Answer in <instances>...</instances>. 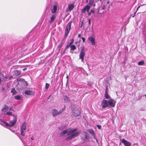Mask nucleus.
<instances>
[{
    "label": "nucleus",
    "mask_w": 146,
    "mask_h": 146,
    "mask_svg": "<svg viewBox=\"0 0 146 146\" xmlns=\"http://www.w3.org/2000/svg\"><path fill=\"white\" fill-rule=\"evenodd\" d=\"M78 130L77 128L68 131V129L64 130L61 132L60 134V136H62L67 133V135L68 136L66 138V140H70L72 139L75 137L78 136L80 133V132H75Z\"/></svg>",
    "instance_id": "obj_1"
},
{
    "label": "nucleus",
    "mask_w": 146,
    "mask_h": 146,
    "mask_svg": "<svg viewBox=\"0 0 146 146\" xmlns=\"http://www.w3.org/2000/svg\"><path fill=\"white\" fill-rule=\"evenodd\" d=\"M66 109L65 106L64 105L63 108L60 110L58 111L56 109H54L52 111V115L53 117L60 115L62 114Z\"/></svg>",
    "instance_id": "obj_2"
},
{
    "label": "nucleus",
    "mask_w": 146,
    "mask_h": 146,
    "mask_svg": "<svg viewBox=\"0 0 146 146\" xmlns=\"http://www.w3.org/2000/svg\"><path fill=\"white\" fill-rule=\"evenodd\" d=\"M72 23V21H70L68 22L67 25L66 26L64 38H66L67 36L69 31L71 29Z\"/></svg>",
    "instance_id": "obj_3"
},
{
    "label": "nucleus",
    "mask_w": 146,
    "mask_h": 146,
    "mask_svg": "<svg viewBox=\"0 0 146 146\" xmlns=\"http://www.w3.org/2000/svg\"><path fill=\"white\" fill-rule=\"evenodd\" d=\"M85 47L83 46L81 48L80 55L79 58L81 59L82 62H83L84 60V57L85 55Z\"/></svg>",
    "instance_id": "obj_4"
},
{
    "label": "nucleus",
    "mask_w": 146,
    "mask_h": 146,
    "mask_svg": "<svg viewBox=\"0 0 146 146\" xmlns=\"http://www.w3.org/2000/svg\"><path fill=\"white\" fill-rule=\"evenodd\" d=\"M26 129V122H24L22 124L20 129L21 131V135H22L24 136H25Z\"/></svg>",
    "instance_id": "obj_5"
},
{
    "label": "nucleus",
    "mask_w": 146,
    "mask_h": 146,
    "mask_svg": "<svg viewBox=\"0 0 146 146\" xmlns=\"http://www.w3.org/2000/svg\"><path fill=\"white\" fill-rule=\"evenodd\" d=\"M80 111L78 109L76 108L72 110V114L73 116H78L80 115Z\"/></svg>",
    "instance_id": "obj_6"
},
{
    "label": "nucleus",
    "mask_w": 146,
    "mask_h": 146,
    "mask_svg": "<svg viewBox=\"0 0 146 146\" xmlns=\"http://www.w3.org/2000/svg\"><path fill=\"white\" fill-rule=\"evenodd\" d=\"M116 103L115 101L112 99H110L108 101V104L109 106L112 107H114Z\"/></svg>",
    "instance_id": "obj_7"
},
{
    "label": "nucleus",
    "mask_w": 146,
    "mask_h": 146,
    "mask_svg": "<svg viewBox=\"0 0 146 146\" xmlns=\"http://www.w3.org/2000/svg\"><path fill=\"white\" fill-rule=\"evenodd\" d=\"M83 133H84V136L82 137V139L83 140V143H84L85 142L87 141L88 139V135L87 133L86 132H83Z\"/></svg>",
    "instance_id": "obj_8"
},
{
    "label": "nucleus",
    "mask_w": 146,
    "mask_h": 146,
    "mask_svg": "<svg viewBox=\"0 0 146 146\" xmlns=\"http://www.w3.org/2000/svg\"><path fill=\"white\" fill-rule=\"evenodd\" d=\"M122 143L123 144L124 146H131V143L124 139H123L121 140Z\"/></svg>",
    "instance_id": "obj_9"
},
{
    "label": "nucleus",
    "mask_w": 146,
    "mask_h": 146,
    "mask_svg": "<svg viewBox=\"0 0 146 146\" xmlns=\"http://www.w3.org/2000/svg\"><path fill=\"white\" fill-rule=\"evenodd\" d=\"M74 7V5L73 4H69L68 5V8L66 10V12H68L69 11H70L72 10Z\"/></svg>",
    "instance_id": "obj_10"
},
{
    "label": "nucleus",
    "mask_w": 146,
    "mask_h": 146,
    "mask_svg": "<svg viewBox=\"0 0 146 146\" xmlns=\"http://www.w3.org/2000/svg\"><path fill=\"white\" fill-rule=\"evenodd\" d=\"M90 9V6L88 5H87L83 9H82L81 12L82 13H85L86 11L87 12H88Z\"/></svg>",
    "instance_id": "obj_11"
},
{
    "label": "nucleus",
    "mask_w": 146,
    "mask_h": 146,
    "mask_svg": "<svg viewBox=\"0 0 146 146\" xmlns=\"http://www.w3.org/2000/svg\"><path fill=\"white\" fill-rule=\"evenodd\" d=\"M65 38H63L61 42L57 46V48H59V50H60V48L62 46L65 41Z\"/></svg>",
    "instance_id": "obj_12"
},
{
    "label": "nucleus",
    "mask_w": 146,
    "mask_h": 146,
    "mask_svg": "<svg viewBox=\"0 0 146 146\" xmlns=\"http://www.w3.org/2000/svg\"><path fill=\"white\" fill-rule=\"evenodd\" d=\"M108 102L106 100H104L102 102V108H105L108 106Z\"/></svg>",
    "instance_id": "obj_13"
},
{
    "label": "nucleus",
    "mask_w": 146,
    "mask_h": 146,
    "mask_svg": "<svg viewBox=\"0 0 146 146\" xmlns=\"http://www.w3.org/2000/svg\"><path fill=\"white\" fill-rule=\"evenodd\" d=\"M88 40H89L90 41L92 45H94L95 44V39L94 38L92 37L89 36L88 38Z\"/></svg>",
    "instance_id": "obj_14"
},
{
    "label": "nucleus",
    "mask_w": 146,
    "mask_h": 146,
    "mask_svg": "<svg viewBox=\"0 0 146 146\" xmlns=\"http://www.w3.org/2000/svg\"><path fill=\"white\" fill-rule=\"evenodd\" d=\"M9 110V107L8 106L5 104L4 106V108H2L1 111L2 112H5Z\"/></svg>",
    "instance_id": "obj_15"
},
{
    "label": "nucleus",
    "mask_w": 146,
    "mask_h": 146,
    "mask_svg": "<svg viewBox=\"0 0 146 146\" xmlns=\"http://www.w3.org/2000/svg\"><path fill=\"white\" fill-rule=\"evenodd\" d=\"M13 72L14 74L16 76H19L21 74V72L20 71L18 70H15L13 71Z\"/></svg>",
    "instance_id": "obj_16"
},
{
    "label": "nucleus",
    "mask_w": 146,
    "mask_h": 146,
    "mask_svg": "<svg viewBox=\"0 0 146 146\" xmlns=\"http://www.w3.org/2000/svg\"><path fill=\"white\" fill-rule=\"evenodd\" d=\"M17 121V119H14V121H11L9 124V127H11L13 126L16 123Z\"/></svg>",
    "instance_id": "obj_17"
},
{
    "label": "nucleus",
    "mask_w": 146,
    "mask_h": 146,
    "mask_svg": "<svg viewBox=\"0 0 146 146\" xmlns=\"http://www.w3.org/2000/svg\"><path fill=\"white\" fill-rule=\"evenodd\" d=\"M88 131L90 133L92 134L94 137H95L96 135L93 129H88Z\"/></svg>",
    "instance_id": "obj_18"
},
{
    "label": "nucleus",
    "mask_w": 146,
    "mask_h": 146,
    "mask_svg": "<svg viewBox=\"0 0 146 146\" xmlns=\"http://www.w3.org/2000/svg\"><path fill=\"white\" fill-rule=\"evenodd\" d=\"M57 6L56 5H54L53 6V9L52 10L51 12L52 13H55L57 10Z\"/></svg>",
    "instance_id": "obj_19"
},
{
    "label": "nucleus",
    "mask_w": 146,
    "mask_h": 146,
    "mask_svg": "<svg viewBox=\"0 0 146 146\" xmlns=\"http://www.w3.org/2000/svg\"><path fill=\"white\" fill-rule=\"evenodd\" d=\"M25 93L27 95H31L32 94V91L29 90H26L25 91Z\"/></svg>",
    "instance_id": "obj_20"
},
{
    "label": "nucleus",
    "mask_w": 146,
    "mask_h": 146,
    "mask_svg": "<svg viewBox=\"0 0 146 146\" xmlns=\"http://www.w3.org/2000/svg\"><path fill=\"white\" fill-rule=\"evenodd\" d=\"M64 99L65 102H68L70 99L68 97L66 96H64Z\"/></svg>",
    "instance_id": "obj_21"
},
{
    "label": "nucleus",
    "mask_w": 146,
    "mask_h": 146,
    "mask_svg": "<svg viewBox=\"0 0 146 146\" xmlns=\"http://www.w3.org/2000/svg\"><path fill=\"white\" fill-rule=\"evenodd\" d=\"M56 19V16L55 15H52L51 17L50 18V22L52 23Z\"/></svg>",
    "instance_id": "obj_22"
},
{
    "label": "nucleus",
    "mask_w": 146,
    "mask_h": 146,
    "mask_svg": "<svg viewBox=\"0 0 146 146\" xmlns=\"http://www.w3.org/2000/svg\"><path fill=\"white\" fill-rule=\"evenodd\" d=\"M70 48L71 50H74L76 49V47L74 45H71Z\"/></svg>",
    "instance_id": "obj_23"
},
{
    "label": "nucleus",
    "mask_w": 146,
    "mask_h": 146,
    "mask_svg": "<svg viewBox=\"0 0 146 146\" xmlns=\"http://www.w3.org/2000/svg\"><path fill=\"white\" fill-rule=\"evenodd\" d=\"M144 61L142 60L139 62L138 63L139 66L143 65L144 64Z\"/></svg>",
    "instance_id": "obj_24"
},
{
    "label": "nucleus",
    "mask_w": 146,
    "mask_h": 146,
    "mask_svg": "<svg viewBox=\"0 0 146 146\" xmlns=\"http://www.w3.org/2000/svg\"><path fill=\"white\" fill-rule=\"evenodd\" d=\"M105 12L104 10H102V9L100 7L99 8L98 10V13L100 14H102L104 13Z\"/></svg>",
    "instance_id": "obj_25"
},
{
    "label": "nucleus",
    "mask_w": 146,
    "mask_h": 146,
    "mask_svg": "<svg viewBox=\"0 0 146 146\" xmlns=\"http://www.w3.org/2000/svg\"><path fill=\"white\" fill-rule=\"evenodd\" d=\"M11 92L13 93L14 94H15L17 93V92L15 88H13L11 89Z\"/></svg>",
    "instance_id": "obj_26"
},
{
    "label": "nucleus",
    "mask_w": 146,
    "mask_h": 146,
    "mask_svg": "<svg viewBox=\"0 0 146 146\" xmlns=\"http://www.w3.org/2000/svg\"><path fill=\"white\" fill-rule=\"evenodd\" d=\"M1 121L6 126H9V124L6 122L4 120H3L2 119L1 120Z\"/></svg>",
    "instance_id": "obj_27"
},
{
    "label": "nucleus",
    "mask_w": 146,
    "mask_h": 146,
    "mask_svg": "<svg viewBox=\"0 0 146 146\" xmlns=\"http://www.w3.org/2000/svg\"><path fill=\"white\" fill-rule=\"evenodd\" d=\"M105 97L106 99H109L110 98V96L109 95L108 92H105Z\"/></svg>",
    "instance_id": "obj_28"
},
{
    "label": "nucleus",
    "mask_w": 146,
    "mask_h": 146,
    "mask_svg": "<svg viewBox=\"0 0 146 146\" xmlns=\"http://www.w3.org/2000/svg\"><path fill=\"white\" fill-rule=\"evenodd\" d=\"M15 98L16 100H20L21 97L20 95L16 96H15Z\"/></svg>",
    "instance_id": "obj_29"
},
{
    "label": "nucleus",
    "mask_w": 146,
    "mask_h": 146,
    "mask_svg": "<svg viewBox=\"0 0 146 146\" xmlns=\"http://www.w3.org/2000/svg\"><path fill=\"white\" fill-rule=\"evenodd\" d=\"M71 44H70V43L67 44L66 47H65V50L68 49L69 47H70L71 46Z\"/></svg>",
    "instance_id": "obj_30"
},
{
    "label": "nucleus",
    "mask_w": 146,
    "mask_h": 146,
    "mask_svg": "<svg viewBox=\"0 0 146 146\" xmlns=\"http://www.w3.org/2000/svg\"><path fill=\"white\" fill-rule=\"evenodd\" d=\"M50 86L49 84L46 83L45 84V88L47 90L49 88Z\"/></svg>",
    "instance_id": "obj_31"
},
{
    "label": "nucleus",
    "mask_w": 146,
    "mask_h": 146,
    "mask_svg": "<svg viewBox=\"0 0 146 146\" xmlns=\"http://www.w3.org/2000/svg\"><path fill=\"white\" fill-rule=\"evenodd\" d=\"M7 114L9 116H12L13 114L12 113V112H7Z\"/></svg>",
    "instance_id": "obj_32"
},
{
    "label": "nucleus",
    "mask_w": 146,
    "mask_h": 146,
    "mask_svg": "<svg viewBox=\"0 0 146 146\" xmlns=\"http://www.w3.org/2000/svg\"><path fill=\"white\" fill-rule=\"evenodd\" d=\"M89 4L90 5H92L93 4L94 0H89Z\"/></svg>",
    "instance_id": "obj_33"
},
{
    "label": "nucleus",
    "mask_w": 146,
    "mask_h": 146,
    "mask_svg": "<svg viewBox=\"0 0 146 146\" xmlns=\"http://www.w3.org/2000/svg\"><path fill=\"white\" fill-rule=\"evenodd\" d=\"M74 41V38H73L71 40L70 42L69 43L72 45Z\"/></svg>",
    "instance_id": "obj_34"
},
{
    "label": "nucleus",
    "mask_w": 146,
    "mask_h": 146,
    "mask_svg": "<svg viewBox=\"0 0 146 146\" xmlns=\"http://www.w3.org/2000/svg\"><path fill=\"white\" fill-rule=\"evenodd\" d=\"M97 126L98 127V129H101V125H97Z\"/></svg>",
    "instance_id": "obj_35"
},
{
    "label": "nucleus",
    "mask_w": 146,
    "mask_h": 146,
    "mask_svg": "<svg viewBox=\"0 0 146 146\" xmlns=\"http://www.w3.org/2000/svg\"><path fill=\"white\" fill-rule=\"evenodd\" d=\"M9 110L10 111H15V110H14L13 108V107H11V108H10L9 109Z\"/></svg>",
    "instance_id": "obj_36"
},
{
    "label": "nucleus",
    "mask_w": 146,
    "mask_h": 146,
    "mask_svg": "<svg viewBox=\"0 0 146 146\" xmlns=\"http://www.w3.org/2000/svg\"><path fill=\"white\" fill-rule=\"evenodd\" d=\"M81 38L82 39L83 42H84L85 41V38L84 37H82Z\"/></svg>",
    "instance_id": "obj_37"
},
{
    "label": "nucleus",
    "mask_w": 146,
    "mask_h": 146,
    "mask_svg": "<svg viewBox=\"0 0 146 146\" xmlns=\"http://www.w3.org/2000/svg\"><path fill=\"white\" fill-rule=\"evenodd\" d=\"M90 13H92L93 14H94L95 13V12L93 10L91 9L90 10Z\"/></svg>",
    "instance_id": "obj_38"
},
{
    "label": "nucleus",
    "mask_w": 146,
    "mask_h": 146,
    "mask_svg": "<svg viewBox=\"0 0 146 146\" xmlns=\"http://www.w3.org/2000/svg\"><path fill=\"white\" fill-rule=\"evenodd\" d=\"M101 8L102 9V10H104L105 11V5H103V7H102Z\"/></svg>",
    "instance_id": "obj_39"
},
{
    "label": "nucleus",
    "mask_w": 146,
    "mask_h": 146,
    "mask_svg": "<svg viewBox=\"0 0 146 146\" xmlns=\"http://www.w3.org/2000/svg\"><path fill=\"white\" fill-rule=\"evenodd\" d=\"M84 24L83 21H82L81 22V27Z\"/></svg>",
    "instance_id": "obj_40"
},
{
    "label": "nucleus",
    "mask_w": 146,
    "mask_h": 146,
    "mask_svg": "<svg viewBox=\"0 0 146 146\" xmlns=\"http://www.w3.org/2000/svg\"><path fill=\"white\" fill-rule=\"evenodd\" d=\"M108 88L107 86H106V90L105 91V92H108Z\"/></svg>",
    "instance_id": "obj_41"
},
{
    "label": "nucleus",
    "mask_w": 146,
    "mask_h": 146,
    "mask_svg": "<svg viewBox=\"0 0 146 146\" xmlns=\"http://www.w3.org/2000/svg\"><path fill=\"white\" fill-rule=\"evenodd\" d=\"M136 11L134 13V15L132 16V17L133 18L135 15V14H136Z\"/></svg>",
    "instance_id": "obj_42"
},
{
    "label": "nucleus",
    "mask_w": 146,
    "mask_h": 146,
    "mask_svg": "<svg viewBox=\"0 0 146 146\" xmlns=\"http://www.w3.org/2000/svg\"><path fill=\"white\" fill-rule=\"evenodd\" d=\"M88 22H89V25H90V23H91L90 19H89L88 20Z\"/></svg>",
    "instance_id": "obj_43"
},
{
    "label": "nucleus",
    "mask_w": 146,
    "mask_h": 146,
    "mask_svg": "<svg viewBox=\"0 0 146 146\" xmlns=\"http://www.w3.org/2000/svg\"><path fill=\"white\" fill-rule=\"evenodd\" d=\"M78 37H81V35L80 34H79L78 35Z\"/></svg>",
    "instance_id": "obj_44"
},
{
    "label": "nucleus",
    "mask_w": 146,
    "mask_h": 146,
    "mask_svg": "<svg viewBox=\"0 0 146 146\" xmlns=\"http://www.w3.org/2000/svg\"><path fill=\"white\" fill-rule=\"evenodd\" d=\"M27 70V68H24L23 69V70L24 71H25V70Z\"/></svg>",
    "instance_id": "obj_45"
},
{
    "label": "nucleus",
    "mask_w": 146,
    "mask_h": 146,
    "mask_svg": "<svg viewBox=\"0 0 146 146\" xmlns=\"http://www.w3.org/2000/svg\"><path fill=\"white\" fill-rule=\"evenodd\" d=\"M91 13H90V12H89L88 13L89 15H91Z\"/></svg>",
    "instance_id": "obj_46"
},
{
    "label": "nucleus",
    "mask_w": 146,
    "mask_h": 146,
    "mask_svg": "<svg viewBox=\"0 0 146 146\" xmlns=\"http://www.w3.org/2000/svg\"><path fill=\"white\" fill-rule=\"evenodd\" d=\"M139 7H140V6H139L137 8V10H138V9L139 8Z\"/></svg>",
    "instance_id": "obj_47"
},
{
    "label": "nucleus",
    "mask_w": 146,
    "mask_h": 146,
    "mask_svg": "<svg viewBox=\"0 0 146 146\" xmlns=\"http://www.w3.org/2000/svg\"><path fill=\"white\" fill-rule=\"evenodd\" d=\"M31 139L32 140H34V138H33V137H32L31 138Z\"/></svg>",
    "instance_id": "obj_48"
},
{
    "label": "nucleus",
    "mask_w": 146,
    "mask_h": 146,
    "mask_svg": "<svg viewBox=\"0 0 146 146\" xmlns=\"http://www.w3.org/2000/svg\"><path fill=\"white\" fill-rule=\"evenodd\" d=\"M88 0H86V3H88Z\"/></svg>",
    "instance_id": "obj_49"
},
{
    "label": "nucleus",
    "mask_w": 146,
    "mask_h": 146,
    "mask_svg": "<svg viewBox=\"0 0 146 146\" xmlns=\"http://www.w3.org/2000/svg\"><path fill=\"white\" fill-rule=\"evenodd\" d=\"M65 50H65H65H64V51L63 52V54L65 53Z\"/></svg>",
    "instance_id": "obj_50"
},
{
    "label": "nucleus",
    "mask_w": 146,
    "mask_h": 146,
    "mask_svg": "<svg viewBox=\"0 0 146 146\" xmlns=\"http://www.w3.org/2000/svg\"><path fill=\"white\" fill-rule=\"evenodd\" d=\"M78 42H75V43L76 44H77Z\"/></svg>",
    "instance_id": "obj_51"
},
{
    "label": "nucleus",
    "mask_w": 146,
    "mask_h": 146,
    "mask_svg": "<svg viewBox=\"0 0 146 146\" xmlns=\"http://www.w3.org/2000/svg\"><path fill=\"white\" fill-rule=\"evenodd\" d=\"M107 3H109V2L108 1V2H107Z\"/></svg>",
    "instance_id": "obj_52"
},
{
    "label": "nucleus",
    "mask_w": 146,
    "mask_h": 146,
    "mask_svg": "<svg viewBox=\"0 0 146 146\" xmlns=\"http://www.w3.org/2000/svg\"><path fill=\"white\" fill-rule=\"evenodd\" d=\"M145 97H146V94L145 95Z\"/></svg>",
    "instance_id": "obj_53"
},
{
    "label": "nucleus",
    "mask_w": 146,
    "mask_h": 146,
    "mask_svg": "<svg viewBox=\"0 0 146 146\" xmlns=\"http://www.w3.org/2000/svg\"><path fill=\"white\" fill-rule=\"evenodd\" d=\"M80 44H79V46H80Z\"/></svg>",
    "instance_id": "obj_54"
}]
</instances>
